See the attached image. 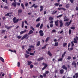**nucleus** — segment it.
I'll use <instances>...</instances> for the list:
<instances>
[{
    "instance_id": "1",
    "label": "nucleus",
    "mask_w": 78,
    "mask_h": 78,
    "mask_svg": "<svg viewBox=\"0 0 78 78\" xmlns=\"http://www.w3.org/2000/svg\"><path fill=\"white\" fill-rule=\"evenodd\" d=\"M16 17H14L12 19L13 22L14 23H17L19 21V19H17L16 20Z\"/></svg>"
},
{
    "instance_id": "2",
    "label": "nucleus",
    "mask_w": 78,
    "mask_h": 78,
    "mask_svg": "<svg viewBox=\"0 0 78 78\" xmlns=\"http://www.w3.org/2000/svg\"><path fill=\"white\" fill-rule=\"evenodd\" d=\"M27 37L26 39H28V37H29V36L28 37V34H25L21 38V40H23L25 38H26Z\"/></svg>"
},
{
    "instance_id": "3",
    "label": "nucleus",
    "mask_w": 78,
    "mask_h": 78,
    "mask_svg": "<svg viewBox=\"0 0 78 78\" xmlns=\"http://www.w3.org/2000/svg\"><path fill=\"white\" fill-rule=\"evenodd\" d=\"M42 65H43L44 66L42 69V70H45V69H46L47 66H48V65H47V64L46 63H42Z\"/></svg>"
},
{
    "instance_id": "4",
    "label": "nucleus",
    "mask_w": 78,
    "mask_h": 78,
    "mask_svg": "<svg viewBox=\"0 0 78 78\" xmlns=\"http://www.w3.org/2000/svg\"><path fill=\"white\" fill-rule=\"evenodd\" d=\"M39 34L42 37L44 36V32L42 30H41L39 31Z\"/></svg>"
},
{
    "instance_id": "5",
    "label": "nucleus",
    "mask_w": 78,
    "mask_h": 78,
    "mask_svg": "<svg viewBox=\"0 0 78 78\" xmlns=\"http://www.w3.org/2000/svg\"><path fill=\"white\" fill-rule=\"evenodd\" d=\"M72 66H73L74 65V67L75 68H76V62L75 61H73L72 64Z\"/></svg>"
},
{
    "instance_id": "6",
    "label": "nucleus",
    "mask_w": 78,
    "mask_h": 78,
    "mask_svg": "<svg viewBox=\"0 0 78 78\" xmlns=\"http://www.w3.org/2000/svg\"><path fill=\"white\" fill-rule=\"evenodd\" d=\"M53 21H51L50 22V26L51 28H52V27H53Z\"/></svg>"
},
{
    "instance_id": "7",
    "label": "nucleus",
    "mask_w": 78,
    "mask_h": 78,
    "mask_svg": "<svg viewBox=\"0 0 78 78\" xmlns=\"http://www.w3.org/2000/svg\"><path fill=\"white\" fill-rule=\"evenodd\" d=\"M59 22L60 23V27H62L63 26V23H62V20H60Z\"/></svg>"
},
{
    "instance_id": "8",
    "label": "nucleus",
    "mask_w": 78,
    "mask_h": 78,
    "mask_svg": "<svg viewBox=\"0 0 78 78\" xmlns=\"http://www.w3.org/2000/svg\"><path fill=\"white\" fill-rule=\"evenodd\" d=\"M12 5L14 7L17 6V2H12Z\"/></svg>"
},
{
    "instance_id": "9",
    "label": "nucleus",
    "mask_w": 78,
    "mask_h": 78,
    "mask_svg": "<svg viewBox=\"0 0 78 78\" xmlns=\"http://www.w3.org/2000/svg\"><path fill=\"white\" fill-rule=\"evenodd\" d=\"M27 32V30L25 29L24 30V31H22L20 32V34H23V33H26Z\"/></svg>"
},
{
    "instance_id": "10",
    "label": "nucleus",
    "mask_w": 78,
    "mask_h": 78,
    "mask_svg": "<svg viewBox=\"0 0 78 78\" xmlns=\"http://www.w3.org/2000/svg\"><path fill=\"white\" fill-rule=\"evenodd\" d=\"M58 22H59V20H57L55 22V24L56 27L58 26Z\"/></svg>"
},
{
    "instance_id": "11",
    "label": "nucleus",
    "mask_w": 78,
    "mask_h": 78,
    "mask_svg": "<svg viewBox=\"0 0 78 78\" xmlns=\"http://www.w3.org/2000/svg\"><path fill=\"white\" fill-rule=\"evenodd\" d=\"M33 31L32 30H30L28 34V35H30V34H33Z\"/></svg>"
},
{
    "instance_id": "12",
    "label": "nucleus",
    "mask_w": 78,
    "mask_h": 78,
    "mask_svg": "<svg viewBox=\"0 0 78 78\" xmlns=\"http://www.w3.org/2000/svg\"><path fill=\"white\" fill-rule=\"evenodd\" d=\"M5 28H7L8 29V30H9L10 28H12V26H10L9 27H8L6 25H5Z\"/></svg>"
},
{
    "instance_id": "13",
    "label": "nucleus",
    "mask_w": 78,
    "mask_h": 78,
    "mask_svg": "<svg viewBox=\"0 0 78 78\" xmlns=\"http://www.w3.org/2000/svg\"><path fill=\"white\" fill-rule=\"evenodd\" d=\"M48 54L50 56H52V54L50 52V51H49L48 52Z\"/></svg>"
},
{
    "instance_id": "14",
    "label": "nucleus",
    "mask_w": 78,
    "mask_h": 78,
    "mask_svg": "<svg viewBox=\"0 0 78 78\" xmlns=\"http://www.w3.org/2000/svg\"><path fill=\"white\" fill-rule=\"evenodd\" d=\"M74 41H73L74 43H75L76 44H77L78 43V41H77V40L76 38H74Z\"/></svg>"
},
{
    "instance_id": "15",
    "label": "nucleus",
    "mask_w": 78,
    "mask_h": 78,
    "mask_svg": "<svg viewBox=\"0 0 78 78\" xmlns=\"http://www.w3.org/2000/svg\"><path fill=\"white\" fill-rule=\"evenodd\" d=\"M62 68L63 69H65V70H67V68L66 67V66L65 65H63L62 66Z\"/></svg>"
},
{
    "instance_id": "16",
    "label": "nucleus",
    "mask_w": 78,
    "mask_h": 78,
    "mask_svg": "<svg viewBox=\"0 0 78 78\" xmlns=\"http://www.w3.org/2000/svg\"><path fill=\"white\" fill-rule=\"evenodd\" d=\"M64 69H61L60 71V74H63V73H64Z\"/></svg>"
},
{
    "instance_id": "17",
    "label": "nucleus",
    "mask_w": 78,
    "mask_h": 78,
    "mask_svg": "<svg viewBox=\"0 0 78 78\" xmlns=\"http://www.w3.org/2000/svg\"><path fill=\"white\" fill-rule=\"evenodd\" d=\"M29 48H33V50H35V49H34V46H33V45H30L29 46Z\"/></svg>"
},
{
    "instance_id": "18",
    "label": "nucleus",
    "mask_w": 78,
    "mask_h": 78,
    "mask_svg": "<svg viewBox=\"0 0 78 78\" xmlns=\"http://www.w3.org/2000/svg\"><path fill=\"white\" fill-rule=\"evenodd\" d=\"M49 40H50V37H47L46 38L45 40V42H46V43H47V42H48V41H49Z\"/></svg>"
},
{
    "instance_id": "19",
    "label": "nucleus",
    "mask_w": 78,
    "mask_h": 78,
    "mask_svg": "<svg viewBox=\"0 0 78 78\" xmlns=\"http://www.w3.org/2000/svg\"><path fill=\"white\" fill-rule=\"evenodd\" d=\"M29 56H30V55L27 54H25V58H28Z\"/></svg>"
},
{
    "instance_id": "20",
    "label": "nucleus",
    "mask_w": 78,
    "mask_h": 78,
    "mask_svg": "<svg viewBox=\"0 0 78 78\" xmlns=\"http://www.w3.org/2000/svg\"><path fill=\"white\" fill-rule=\"evenodd\" d=\"M0 59L1 61H2V62H5V60H4V59H3V58H2V57H0Z\"/></svg>"
},
{
    "instance_id": "21",
    "label": "nucleus",
    "mask_w": 78,
    "mask_h": 78,
    "mask_svg": "<svg viewBox=\"0 0 78 78\" xmlns=\"http://www.w3.org/2000/svg\"><path fill=\"white\" fill-rule=\"evenodd\" d=\"M66 51H65L64 52L63 54L62 55V58H64V57L65 56V55H66Z\"/></svg>"
},
{
    "instance_id": "22",
    "label": "nucleus",
    "mask_w": 78,
    "mask_h": 78,
    "mask_svg": "<svg viewBox=\"0 0 78 78\" xmlns=\"http://www.w3.org/2000/svg\"><path fill=\"white\" fill-rule=\"evenodd\" d=\"M18 13H21L22 12V10L21 9H19L18 11Z\"/></svg>"
},
{
    "instance_id": "23",
    "label": "nucleus",
    "mask_w": 78,
    "mask_h": 78,
    "mask_svg": "<svg viewBox=\"0 0 78 78\" xmlns=\"http://www.w3.org/2000/svg\"><path fill=\"white\" fill-rule=\"evenodd\" d=\"M31 63H32V62H31V61H27L28 66H30V64H31Z\"/></svg>"
},
{
    "instance_id": "24",
    "label": "nucleus",
    "mask_w": 78,
    "mask_h": 78,
    "mask_svg": "<svg viewBox=\"0 0 78 78\" xmlns=\"http://www.w3.org/2000/svg\"><path fill=\"white\" fill-rule=\"evenodd\" d=\"M21 5L22 8H23V9H25V6H24V5H23V4L21 3Z\"/></svg>"
},
{
    "instance_id": "25",
    "label": "nucleus",
    "mask_w": 78,
    "mask_h": 78,
    "mask_svg": "<svg viewBox=\"0 0 78 78\" xmlns=\"http://www.w3.org/2000/svg\"><path fill=\"white\" fill-rule=\"evenodd\" d=\"M54 46L55 47H56L57 46H58V42H55V43Z\"/></svg>"
},
{
    "instance_id": "26",
    "label": "nucleus",
    "mask_w": 78,
    "mask_h": 78,
    "mask_svg": "<svg viewBox=\"0 0 78 78\" xmlns=\"http://www.w3.org/2000/svg\"><path fill=\"white\" fill-rule=\"evenodd\" d=\"M69 6H70V4H66V8H69Z\"/></svg>"
},
{
    "instance_id": "27",
    "label": "nucleus",
    "mask_w": 78,
    "mask_h": 78,
    "mask_svg": "<svg viewBox=\"0 0 78 78\" xmlns=\"http://www.w3.org/2000/svg\"><path fill=\"white\" fill-rule=\"evenodd\" d=\"M25 25V24L24 23V21H23L22 22V28H23V26Z\"/></svg>"
},
{
    "instance_id": "28",
    "label": "nucleus",
    "mask_w": 78,
    "mask_h": 78,
    "mask_svg": "<svg viewBox=\"0 0 78 78\" xmlns=\"http://www.w3.org/2000/svg\"><path fill=\"white\" fill-rule=\"evenodd\" d=\"M53 19V17H51V16H50L49 17V20H52Z\"/></svg>"
},
{
    "instance_id": "29",
    "label": "nucleus",
    "mask_w": 78,
    "mask_h": 78,
    "mask_svg": "<svg viewBox=\"0 0 78 78\" xmlns=\"http://www.w3.org/2000/svg\"><path fill=\"white\" fill-rule=\"evenodd\" d=\"M40 11H43V6H41L40 7Z\"/></svg>"
},
{
    "instance_id": "30",
    "label": "nucleus",
    "mask_w": 78,
    "mask_h": 78,
    "mask_svg": "<svg viewBox=\"0 0 78 78\" xmlns=\"http://www.w3.org/2000/svg\"><path fill=\"white\" fill-rule=\"evenodd\" d=\"M75 75L76 76V78H77L78 77V73H76L75 74Z\"/></svg>"
},
{
    "instance_id": "31",
    "label": "nucleus",
    "mask_w": 78,
    "mask_h": 78,
    "mask_svg": "<svg viewBox=\"0 0 78 78\" xmlns=\"http://www.w3.org/2000/svg\"><path fill=\"white\" fill-rule=\"evenodd\" d=\"M44 58L43 57H40L39 58V61H42V60H43Z\"/></svg>"
},
{
    "instance_id": "32",
    "label": "nucleus",
    "mask_w": 78,
    "mask_h": 78,
    "mask_svg": "<svg viewBox=\"0 0 78 78\" xmlns=\"http://www.w3.org/2000/svg\"><path fill=\"white\" fill-rule=\"evenodd\" d=\"M2 1L3 2H5V3H8V2H7L8 0H2Z\"/></svg>"
},
{
    "instance_id": "33",
    "label": "nucleus",
    "mask_w": 78,
    "mask_h": 78,
    "mask_svg": "<svg viewBox=\"0 0 78 78\" xmlns=\"http://www.w3.org/2000/svg\"><path fill=\"white\" fill-rule=\"evenodd\" d=\"M43 24H41L40 27V29H42V27H43Z\"/></svg>"
},
{
    "instance_id": "34",
    "label": "nucleus",
    "mask_w": 78,
    "mask_h": 78,
    "mask_svg": "<svg viewBox=\"0 0 78 78\" xmlns=\"http://www.w3.org/2000/svg\"><path fill=\"white\" fill-rule=\"evenodd\" d=\"M25 5L26 7H27V6H28V3L27 2H26L25 3Z\"/></svg>"
},
{
    "instance_id": "35",
    "label": "nucleus",
    "mask_w": 78,
    "mask_h": 78,
    "mask_svg": "<svg viewBox=\"0 0 78 78\" xmlns=\"http://www.w3.org/2000/svg\"><path fill=\"white\" fill-rule=\"evenodd\" d=\"M72 20H70V21H69L68 25L67 26V27H69V25H70V24H71V23L72 22Z\"/></svg>"
},
{
    "instance_id": "36",
    "label": "nucleus",
    "mask_w": 78,
    "mask_h": 78,
    "mask_svg": "<svg viewBox=\"0 0 78 78\" xmlns=\"http://www.w3.org/2000/svg\"><path fill=\"white\" fill-rule=\"evenodd\" d=\"M59 3H56L55 4V6H59Z\"/></svg>"
},
{
    "instance_id": "37",
    "label": "nucleus",
    "mask_w": 78,
    "mask_h": 78,
    "mask_svg": "<svg viewBox=\"0 0 78 78\" xmlns=\"http://www.w3.org/2000/svg\"><path fill=\"white\" fill-rule=\"evenodd\" d=\"M67 45V43H64L63 44V47H65V46H66Z\"/></svg>"
},
{
    "instance_id": "38",
    "label": "nucleus",
    "mask_w": 78,
    "mask_h": 78,
    "mask_svg": "<svg viewBox=\"0 0 78 78\" xmlns=\"http://www.w3.org/2000/svg\"><path fill=\"white\" fill-rule=\"evenodd\" d=\"M29 54H30V55H31V56H34V53L31 52H30Z\"/></svg>"
},
{
    "instance_id": "39",
    "label": "nucleus",
    "mask_w": 78,
    "mask_h": 78,
    "mask_svg": "<svg viewBox=\"0 0 78 78\" xmlns=\"http://www.w3.org/2000/svg\"><path fill=\"white\" fill-rule=\"evenodd\" d=\"M20 62H18L17 63V66L18 67H20Z\"/></svg>"
},
{
    "instance_id": "40",
    "label": "nucleus",
    "mask_w": 78,
    "mask_h": 78,
    "mask_svg": "<svg viewBox=\"0 0 78 78\" xmlns=\"http://www.w3.org/2000/svg\"><path fill=\"white\" fill-rule=\"evenodd\" d=\"M4 8H5V9H9V8L8 7V6H6L4 7Z\"/></svg>"
},
{
    "instance_id": "41",
    "label": "nucleus",
    "mask_w": 78,
    "mask_h": 78,
    "mask_svg": "<svg viewBox=\"0 0 78 78\" xmlns=\"http://www.w3.org/2000/svg\"><path fill=\"white\" fill-rule=\"evenodd\" d=\"M62 14L58 16H57V18H59V17H62Z\"/></svg>"
},
{
    "instance_id": "42",
    "label": "nucleus",
    "mask_w": 78,
    "mask_h": 78,
    "mask_svg": "<svg viewBox=\"0 0 78 78\" xmlns=\"http://www.w3.org/2000/svg\"><path fill=\"white\" fill-rule=\"evenodd\" d=\"M71 44L72 47H73V46H74V44H73V41H71Z\"/></svg>"
},
{
    "instance_id": "43",
    "label": "nucleus",
    "mask_w": 78,
    "mask_h": 78,
    "mask_svg": "<svg viewBox=\"0 0 78 78\" xmlns=\"http://www.w3.org/2000/svg\"><path fill=\"white\" fill-rule=\"evenodd\" d=\"M9 14H10V13H8L7 14H6L5 15V16H9Z\"/></svg>"
},
{
    "instance_id": "44",
    "label": "nucleus",
    "mask_w": 78,
    "mask_h": 78,
    "mask_svg": "<svg viewBox=\"0 0 78 78\" xmlns=\"http://www.w3.org/2000/svg\"><path fill=\"white\" fill-rule=\"evenodd\" d=\"M22 37V36H17V38L18 39H21Z\"/></svg>"
},
{
    "instance_id": "45",
    "label": "nucleus",
    "mask_w": 78,
    "mask_h": 78,
    "mask_svg": "<svg viewBox=\"0 0 78 78\" xmlns=\"http://www.w3.org/2000/svg\"><path fill=\"white\" fill-rule=\"evenodd\" d=\"M72 32V30H71L70 29L69 30V34H71V33Z\"/></svg>"
},
{
    "instance_id": "46",
    "label": "nucleus",
    "mask_w": 78,
    "mask_h": 78,
    "mask_svg": "<svg viewBox=\"0 0 78 78\" xmlns=\"http://www.w3.org/2000/svg\"><path fill=\"white\" fill-rule=\"evenodd\" d=\"M35 5H36V4H34L32 6H31L30 7V8H33V7H34V6H35Z\"/></svg>"
},
{
    "instance_id": "47",
    "label": "nucleus",
    "mask_w": 78,
    "mask_h": 78,
    "mask_svg": "<svg viewBox=\"0 0 78 78\" xmlns=\"http://www.w3.org/2000/svg\"><path fill=\"white\" fill-rule=\"evenodd\" d=\"M30 69H32V68L33 67V65L32 64H31L30 66Z\"/></svg>"
},
{
    "instance_id": "48",
    "label": "nucleus",
    "mask_w": 78,
    "mask_h": 78,
    "mask_svg": "<svg viewBox=\"0 0 78 78\" xmlns=\"http://www.w3.org/2000/svg\"><path fill=\"white\" fill-rule=\"evenodd\" d=\"M31 48H29L27 50L28 51H31Z\"/></svg>"
},
{
    "instance_id": "49",
    "label": "nucleus",
    "mask_w": 78,
    "mask_h": 78,
    "mask_svg": "<svg viewBox=\"0 0 78 78\" xmlns=\"http://www.w3.org/2000/svg\"><path fill=\"white\" fill-rule=\"evenodd\" d=\"M70 29L72 30H74V29H75V27H72L70 28Z\"/></svg>"
},
{
    "instance_id": "50",
    "label": "nucleus",
    "mask_w": 78,
    "mask_h": 78,
    "mask_svg": "<svg viewBox=\"0 0 78 78\" xmlns=\"http://www.w3.org/2000/svg\"><path fill=\"white\" fill-rule=\"evenodd\" d=\"M29 51H28L27 50L26 51V53L27 54H28V55H29L30 54V52H29Z\"/></svg>"
},
{
    "instance_id": "51",
    "label": "nucleus",
    "mask_w": 78,
    "mask_h": 78,
    "mask_svg": "<svg viewBox=\"0 0 78 78\" xmlns=\"http://www.w3.org/2000/svg\"><path fill=\"white\" fill-rule=\"evenodd\" d=\"M71 59V57L70 56H68V57L67 59H68L69 60H70Z\"/></svg>"
},
{
    "instance_id": "52",
    "label": "nucleus",
    "mask_w": 78,
    "mask_h": 78,
    "mask_svg": "<svg viewBox=\"0 0 78 78\" xmlns=\"http://www.w3.org/2000/svg\"><path fill=\"white\" fill-rule=\"evenodd\" d=\"M39 23H38L37 25H36V27L37 28H39Z\"/></svg>"
},
{
    "instance_id": "53",
    "label": "nucleus",
    "mask_w": 78,
    "mask_h": 78,
    "mask_svg": "<svg viewBox=\"0 0 78 78\" xmlns=\"http://www.w3.org/2000/svg\"><path fill=\"white\" fill-rule=\"evenodd\" d=\"M68 25H69V22H66V23H65V25H67V27Z\"/></svg>"
},
{
    "instance_id": "54",
    "label": "nucleus",
    "mask_w": 78,
    "mask_h": 78,
    "mask_svg": "<svg viewBox=\"0 0 78 78\" xmlns=\"http://www.w3.org/2000/svg\"><path fill=\"white\" fill-rule=\"evenodd\" d=\"M62 60V58H59L58 59V61H61Z\"/></svg>"
},
{
    "instance_id": "55",
    "label": "nucleus",
    "mask_w": 78,
    "mask_h": 78,
    "mask_svg": "<svg viewBox=\"0 0 78 78\" xmlns=\"http://www.w3.org/2000/svg\"><path fill=\"white\" fill-rule=\"evenodd\" d=\"M2 33H5L6 31L5 30H2Z\"/></svg>"
},
{
    "instance_id": "56",
    "label": "nucleus",
    "mask_w": 78,
    "mask_h": 78,
    "mask_svg": "<svg viewBox=\"0 0 78 78\" xmlns=\"http://www.w3.org/2000/svg\"><path fill=\"white\" fill-rule=\"evenodd\" d=\"M69 18H67L64 21H65V22H67V21H69Z\"/></svg>"
},
{
    "instance_id": "57",
    "label": "nucleus",
    "mask_w": 78,
    "mask_h": 78,
    "mask_svg": "<svg viewBox=\"0 0 78 78\" xmlns=\"http://www.w3.org/2000/svg\"><path fill=\"white\" fill-rule=\"evenodd\" d=\"M49 73V71H46L45 72L46 74H48Z\"/></svg>"
},
{
    "instance_id": "58",
    "label": "nucleus",
    "mask_w": 78,
    "mask_h": 78,
    "mask_svg": "<svg viewBox=\"0 0 78 78\" xmlns=\"http://www.w3.org/2000/svg\"><path fill=\"white\" fill-rule=\"evenodd\" d=\"M36 22H39V17L36 20Z\"/></svg>"
},
{
    "instance_id": "59",
    "label": "nucleus",
    "mask_w": 78,
    "mask_h": 78,
    "mask_svg": "<svg viewBox=\"0 0 78 78\" xmlns=\"http://www.w3.org/2000/svg\"><path fill=\"white\" fill-rule=\"evenodd\" d=\"M36 45H37V46H39V41L38 42L37 44Z\"/></svg>"
},
{
    "instance_id": "60",
    "label": "nucleus",
    "mask_w": 78,
    "mask_h": 78,
    "mask_svg": "<svg viewBox=\"0 0 78 78\" xmlns=\"http://www.w3.org/2000/svg\"><path fill=\"white\" fill-rule=\"evenodd\" d=\"M46 48V46H44L42 48V49H44V48Z\"/></svg>"
},
{
    "instance_id": "61",
    "label": "nucleus",
    "mask_w": 78,
    "mask_h": 78,
    "mask_svg": "<svg viewBox=\"0 0 78 78\" xmlns=\"http://www.w3.org/2000/svg\"><path fill=\"white\" fill-rule=\"evenodd\" d=\"M9 51H11V52H13V53H14V51H13L11 49H9Z\"/></svg>"
},
{
    "instance_id": "62",
    "label": "nucleus",
    "mask_w": 78,
    "mask_h": 78,
    "mask_svg": "<svg viewBox=\"0 0 78 78\" xmlns=\"http://www.w3.org/2000/svg\"><path fill=\"white\" fill-rule=\"evenodd\" d=\"M70 1V2L72 3H73V0H69Z\"/></svg>"
},
{
    "instance_id": "63",
    "label": "nucleus",
    "mask_w": 78,
    "mask_h": 78,
    "mask_svg": "<svg viewBox=\"0 0 78 78\" xmlns=\"http://www.w3.org/2000/svg\"><path fill=\"white\" fill-rule=\"evenodd\" d=\"M76 11H78V6H76Z\"/></svg>"
},
{
    "instance_id": "64",
    "label": "nucleus",
    "mask_w": 78,
    "mask_h": 78,
    "mask_svg": "<svg viewBox=\"0 0 78 78\" xmlns=\"http://www.w3.org/2000/svg\"><path fill=\"white\" fill-rule=\"evenodd\" d=\"M76 40H77V41H78V37H77V36H76L75 37Z\"/></svg>"
}]
</instances>
